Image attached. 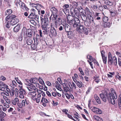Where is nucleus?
<instances>
[{
	"mask_svg": "<svg viewBox=\"0 0 121 121\" xmlns=\"http://www.w3.org/2000/svg\"><path fill=\"white\" fill-rule=\"evenodd\" d=\"M111 92H106L104 94H100V96L102 100L106 102L107 100L109 102L114 104H115V100L117 98V95L114 90L113 89H111Z\"/></svg>",
	"mask_w": 121,
	"mask_h": 121,
	"instance_id": "1",
	"label": "nucleus"
},
{
	"mask_svg": "<svg viewBox=\"0 0 121 121\" xmlns=\"http://www.w3.org/2000/svg\"><path fill=\"white\" fill-rule=\"evenodd\" d=\"M76 16L70 15L67 17V22L68 23L74 27H76L78 26V24L80 22L79 19Z\"/></svg>",
	"mask_w": 121,
	"mask_h": 121,
	"instance_id": "2",
	"label": "nucleus"
},
{
	"mask_svg": "<svg viewBox=\"0 0 121 121\" xmlns=\"http://www.w3.org/2000/svg\"><path fill=\"white\" fill-rule=\"evenodd\" d=\"M108 63L109 66H116L117 64V58L115 56L112 57L110 52L108 53Z\"/></svg>",
	"mask_w": 121,
	"mask_h": 121,
	"instance_id": "3",
	"label": "nucleus"
},
{
	"mask_svg": "<svg viewBox=\"0 0 121 121\" xmlns=\"http://www.w3.org/2000/svg\"><path fill=\"white\" fill-rule=\"evenodd\" d=\"M70 13L72 15H73V16H76L78 17H79L80 15L78 13V11L81 13V11H82V12H83V9L81 7L78 9L77 8H74L73 7L70 9Z\"/></svg>",
	"mask_w": 121,
	"mask_h": 121,
	"instance_id": "4",
	"label": "nucleus"
},
{
	"mask_svg": "<svg viewBox=\"0 0 121 121\" xmlns=\"http://www.w3.org/2000/svg\"><path fill=\"white\" fill-rule=\"evenodd\" d=\"M12 13V11L11 9H8L5 12V15H8L6 17L5 20L6 21H8L10 19L14 18L16 17V16L14 15H10Z\"/></svg>",
	"mask_w": 121,
	"mask_h": 121,
	"instance_id": "5",
	"label": "nucleus"
},
{
	"mask_svg": "<svg viewBox=\"0 0 121 121\" xmlns=\"http://www.w3.org/2000/svg\"><path fill=\"white\" fill-rule=\"evenodd\" d=\"M85 14L87 16V17L89 20H90V22H93L94 20L93 17L91 16L92 13L87 7L86 8L85 10Z\"/></svg>",
	"mask_w": 121,
	"mask_h": 121,
	"instance_id": "6",
	"label": "nucleus"
},
{
	"mask_svg": "<svg viewBox=\"0 0 121 121\" xmlns=\"http://www.w3.org/2000/svg\"><path fill=\"white\" fill-rule=\"evenodd\" d=\"M23 32L24 37L25 38L27 36V30L26 28H24L22 29V32L20 33V34L18 35V38L19 41H22L23 39Z\"/></svg>",
	"mask_w": 121,
	"mask_h": 121,
	"instance_id": "7",
	"label": "nucleus"
},
{
	"mask_svg": "<svg viewBox=\"0 0 121 121\" xmlns=\"http://www.w3.org/2000/svg\"><path fill=\"white\" fill-rule=\"evenodd\" d=\"M48 35L51 37L53 36H55L56 35V31L54 27H51L50 28H49Z\"/></svg>",
	"mask_w": 121,
	"mask_h": 121,
	"instance_id": "8",
	"label": "nucleus"
},
{
	"mask_svg": "<svg viewBox=\"0 0 121 121\" xmlns=\"http://www.w3.org/2000/svg\"><path fill=\"white\" fill-rule=\"evenodd\" d=\"M29 103L27 99H25V100H22L21 103H18V105L19 108H21L25 106L26 105V103L27 105Z\"/></svg>",
	"mask_w": 121,
	"mask_h": 121,
	"instance_id": "9",
	"label": "nucleus"
},
{
	"mask_svg": "<svg viewBox=\"0 0 121 121\" xmlns=\"http://www.w3.org/2000/svg\"><path fill=\"white\" fill-rule=\"evenodd\" d=\"M18 89L19 90V97L22 99L24 98V95H25L26 93L25 90L22 89V87H20V88Z\"/></svg>",
	"mask_w": 121,
	"mask_h": 121,
	"instance_id": "10",
	"label": "nucleus"
},
{
	"mask_svg": "<svg viewBox=\"0 0 121 121\" xmlns=\"http://www.w3.org/2000/svg\"><path fill=\"white\" fill-rule=\"evenodd\" d=\"M79 24H78V26H77L76 27H77L76 30L77 32L79 33H80L82 32L83 31V29L84 28V27L82 25L79 24Z\"/></svg>",
	"mask_w": 121,
	"mask_h": 121,
	"instance_id": "11",
	"label": "nucleus"
},
{
	"mask_svg": "<svg viewBox=\"0 0 121 121\" xmlns=\"http://www.w3.org/2000/svg\"><path fill=\"white\" fill-rule=\"evenodd\" d=\"M33 90L35 91H37V94L41 95H42L43 96H45V94L44 92L43 91L40 90H38L35 87L33 88Z\"/></svg>",
	"mask_w": 121,
	"mask_h": 121,
	"instance_id": "12",
	"label": "nucleus"
},
{
	"mask_svg": "<svg viewBox=\"0 0 121 121\" xmlns=\"http://www.w3.org/2000/svg\"><path fill=\"white\" fill-rule=\"evenodd\" d=\"M9 21L11 25L13 26L18 23L19 21V20L18 19L15 18V19H10Z\"/></svg>",
	"mask_w": 121,
	"mask_h": 121,
	"instance_id": "13",
	"label": "nucleus"
},
{
	"mask_svg": "<svg viewBox=\"0 0 121 121\" xmlns=\"http://www.w3.org/2000/svg\"><path fill=\"white\" fill-rule=\"evenodd\" d=\"M50 10L52 12V14L49 17L50 20L51 19V16L52 15V14H57V9L54 7H52L51 8V9Z\"/></svg>",
	"mask_w": 121,
	"mask_h": 121,
	"instance_id": "14",
	"label": "nucleus"
},
{
	"mask_svg": "<svg viewBox=\"0 0 121 121\" xmlns=\"http://www.w3.org/2000/svg\"><path fill=\"white\" fill-rule=\"evenodd\" d=\"M116 54L118 56L121 58V54L120 52L116 51ZM118 61L119 65L120 66H121V58L118 57Z\"/></svg>",
	"mask_w": 121,
	"mask_h": 121,
	"instance_id": "15",
	"label": "nucleus"
},
{
	"mask_svg": "<svg viewBox=\"0 0 121 121\" xmlns=\"http://www.w3.org/2000/svg\"><path fill=\"white\" fill-rule=\"evenodd\" d=\"M37 91H35L33 90V91L32 92H30L29 93V95L31 96L33 99L34 98L35 96L36 95V92Z\"/></svg>",
	"mask_w": 121,
	"mask_h": 121,
	"instance_id": "16",
	"label": "nucleus"
},
{
	"mask_svg": "<svg viewBox=\"0 0 121 121\" xmlns=\"http://www.w3.org/2000/svg\"><path fill=\"white\" fill-rule=\"evenodd\" d=\"M40 37L39 35L38 34H36V38L35 39L34 38V42L35 43V42H36V45L37 46L38 45L39 43V40Z\"/></svg>",
	"mask_w": 121,
	"mask_h": 121,
	"instance_id": "17",
	"label": "nucleus"
},
{
	"mask_svg": "<svg viewBox=\"0 0 121 121\" xmlns=\"http://www.w3.org/2000/svg\"><path fill=\"white\" fill-rule=\"evenodd\" d=\"M84 23L85 25L86 26L89 27L90 26L91 24L93 25V23H94V22L93 21V22H90V20H89V22L86 20V21H84Z\"/></svg>",
	"mask_w": 121,
	"mask_h": 121,
	"instance_id": "18",
	"label": "nucleus"
},
{
	"mask_svg": "<svg viewBox=\"0 0 121 121\" xmlns=\"http://www.w3.org/2000/svg\"><path fill=\"white\" fill-rule=\"evenodd\" d=\"M80 15V16L82 20L84 21L86 20L87 17L86 15V14H85L83 12H82V11H81V14Z\"/></svg>",
	"mask_w": 121,
	"mask_h": 121,
	"instance_id": "19",
	"label": "nucleus"
},
{
	"mask_svg": "<svg viewBox=\"0 0 121 121\" xmlns=\"http://www.w3.org/2000/svg\"><path fill=\"white\" fill-rule=\"evenodd\" d=\"M64 28L65 29V31L67 32L69 31L70 27L68 24H64Z\"/></svg>",
	"mask_w": 121,
	"mask_h": 121,
	"instance_id": "20",
	"label": "nucleus"
},
{
	"mask_svg": "<svg viewBox=\"0 0 121 121\" xmlns=\"http://www.w3.org/2000/svg\"><path fill=\"white\" fill-rule=\"evenodd\" d=\"M32 30L30 29H28L27 30V36L30 38L32 36Z\"/></svg>",
	"mask_w": 121,
	"mask_h": 121,
	"instance_id": "21",
	"label": "nucleus"
},
{
	"mask_svg": "<svg viewBox=\"0 0 121 121\" xmlns=\"http://www.w3.org/2000/svg\"><path fill=\"white\" fill-rule=\"evenodd\" d=\"M92 109H94V112L97 114H100L102 113V112L100 109L95 107H93Z\"/></svg>",
	"mask_w": 121,
	"mask_h": 121,
	"instance_id": "22",
	"label": "nucleus"
},
{
	"mask_svg": "<svg viewBox=\"0 0 121 121\" xmlns=\"http://www.w3.org/2000/svg\"><path fill=\"white\" fill-rule=\"evenodd\" d=\"M104 3L106 5L109 6H111L113 4L112 2L111 1L109 0H106L104 2Z\"/></svg>",
	"mask_w": 121,
	"mask_h": 121,
	"instance_id": "23",
	"label": "nucleus"
},
{
	"mask_svg": "<svg viewBox=\"0 0 121 121\" xmlns=\"http://www.w3.org/2000/svg\"><path fill=\"white\" fill-rule=\"evenodd\" d=\"M20 29V25L18 24L14 28V31L15 32H17Z\"/></svg>",
	"mask_w": 121,
	"mask_h": 121,
	"instance_id": "24",
	"label": "nucleus"
},
{
	"mask_svg": "<svg viewBox=\"0 0 121 121\" xmlns=\"http://www.w3.org/2000/svg\"><path fill=\"white\" fill-rule=\"evenodd\" d=\"M19 102V100L18 98L16 97L12 100V103L14 105H16L17 104H18Z\"/></svg>",
	"mask_w": 121,
	"mask_h": 121,
	"instance_id": "25",
	"label": "nucleus"
},
{
	"mask_svg": "<svg viewBox=\"0 0 121 121\" xmlns=\"http://www.w3.org/2000/svg\"><path fill=\"white\" fill-rule=\"evenodd\" d=\"M94 97L97 102L99 104L101 103V101L99 97H98L97 95H94Z\"/></svg>",
	"mask_w": 121,
	"mask_h": 121,
	"instance_id": "26",
	"label": "nucleus"
},
{
	"mask_svg": "<svg viewBox=\"0 0 121 121\" xmlns=\"http://www.w3.org/2000/svg\"><path fill=\"white\" fill-rule=\"evenodd\" d=\"M35 87L34 85L33 84H30V85H29L27 88L28 90L30 91H31L33 90V88H34V87Z\"/></svg>",
	"mask_w": 121,
	"mask_h": 121,
	"instance_id": "27",
	"label": "nucleus"
},
{
	"mask_svg": "<svg viewBox=\"0 0 121 121\" xmlns=\"http://www.w3.org/2000/svg\"><path fill=\"white\" fill-rule=\"evenodd\" d=\"M76 84L77 86L79 88H81L83 86V84L81 82H79L78 81L76 82Z\"/></svg>",
	"mask_w": 121,
	"mask_h": 121,
	"instance_id": "28",
	"label": "nucleus"
},
{
	"mask_svg": "<svg viewBox=\"0 0 121 121\" xmlns=\"http://www.w3.org/2000/svg\"><path fill=\"white\" fill-rule=\"evenodd\" d=\"M30 5L32 7H35L36 6H42L40 4H38L37 3L36 4H35L34 3H30Z\"/></svg>",
	"mask_w": 121,
	"mask_h": 121,
	"instance_id": "29",
	"label": "nucleus"
},
{
	"mask_svg": "<svg viewBox=\"0 0 121 121\" xmlns=\"http://www.w3.org/2000/svg\"><path fill=\"white\" fill-rule=\"evenodd\" d=\"M20 7L24 10H26V9L28 8H27L25 4L24 3L22 2V4H21L20 5Z\"/></svg>",
	"mask_w": 121,
	"mask_h": 121,
	"instance_id": "30",
	"label": "nucleus"
},
{
	"mask_svg": "<svg viewBox=\"0 0 121 121\" xmlns=\"http://www.w3.org/2000/svg\"><path fill=\"white\" fill-rule=\"evenodd\" d=\"M28 45H30L33 43L32 40L30 38H28L26 41Z\"/></svg>",
	"mask_w": 121,
	"mask_h": 121,
	"instance_id": "31",
	"label": "nucleus"
},
{
	"mask_svg": "<svg viewBox=\"0 0 121 121\" xmlns=\"http://www.w3.org/2000/svg\"><path fill=\"white\" fill-rule=\"evenodd\" d=\"M68 32L67 35L68 37L70 39L72 38L73 37V32L71 31H69Z\"/></svg>",
	"mask_w": 121,
	"mask_h": 121,
	"instance_id": "32",
	"label": "nucleus"
},
{
	"mask_svg": "<svg viewBox=\"0 0 121 121\" xmlns=\"http://www.w3.org/2000/svg\"><path fill=\"white\" fill-rule=\"evenodd\" d=\"M94 119L98 121H103V120L102 119L99 117L98 116H95L94 117Z\"/></svg>",
	"mask_w": 121,
	"mask_h": 121,
	"instance_id": "33",
	"label": "nucleus"
},
{
	"mask_svg": "<svg viewBox=\"0 0 121 121\" xmlns=\"http://www.w3.org/2000/svg\"><path fill=\"white\" fill-rule=\"evenodd\" d=\"M99 77L97 76H95L93 78L94 81L96 82V83H98L100 81V79H98L99 78Z\"/></svg>",
	"mask_w": 121,
	"mask_h": 121,
	"instance_id": "34",
	"label": "nucleus"
},
{
	"mask_svg": "<svg viewBox=\"0 0 121 121\" xmlns=\"http://www.w3.org/2000/svg\"><path fill=\"white\" fill-rule=\"evenodd\" d=\"M89 31L88 29L85 27H84L83 31V32L86 35H87Z\"/></svg>",
	"mask_w": 121,
	"mask_h": 121,
	"instance_id": "35",
	"label": "nucleus"
},
{
	"mask_svg": "<svg viewBox=\"0 0 121 121\" xmlns=\"http://www.w3.org/2000/svg\"><path fill=\"white\" fill-rule=\"evenodd\" d=\"M35 14L33 12L31 13L30 14V15L28 16V17L30 18H33L35 17Z\"/></svg>",
	"mask_w": 121,
	"mask_h": 121,
	"instance_id": "36",
	"label": "nucleus"
},
{
	"mask_svg": "<svg viewBox=\"0 0 121 121\" xmlns=\"http://www.w3.org/2000/svg\"><path fill=\"white\" fill-rule=\"evenodd\" d=\"M110 25L109 22H104L103 24V26L104 27H106L109 26Z\"/></svg>",
	"mask_w": 121,
	"mask_h": 121,
	"instance_id": "37",
	"label": "nucleus"
},
{
	"mask_svg": "<svg viewBox=\"0 0 121 121\" xmlns=\"http://www.w3.org/2000/svg\"><path fill=\"white\" fill-rule=\"evenodd\" d=\"M0 117L4 118L6 115L5 113L2 111H0Z\"/></svg>",
	"mask_w": 121,
	"mask_h": 121,
	"instance_id": "38",
	"label": "nucleus"
},
{
	"mask_svg": "<svg viewBox=\"0 0 121 121\" xmlns=\"http://www.w3.org/2000/svg\"><path fill=\"white\" fill-rule=\"evenodd\" d=\"M49 29L46 30H43V33L44 35H48V32Z\"/></svg>",
	"mask_w": 121,
	"mask_h": 121,
	"instance_id": "39",
	"label": "nucleus"
},
{
	"mask_svg": "<svg viewBox=\"0 0 121 121\" xmlns=\"http://www.w3.org/2000/svg\"><path fill=\"white\" fill-rule=\"evenodd\" d=\"M102 60L104 64H106L107 61V57L106 56L105 57H102Z\"/></svg>",
	"mask_w": 121,
	"mask_h": 121,
	"instance_id": "40",
	"label": "nucleus"
},
{
	"mask_svg": "<svg viewBox=\"0 0 121 121\" xmlns=\"http://www.w3.org/2000/svg\"><path fill=\"white\" fill-rule=\"evenodd\" d=\"M109 73L110 74H108L107 75L109 78H112V75H113L114 74V73L113 72H109Z\"/></svg>",
	"mask_w": 121,
	"mask_h": 121,
	"instance_id": "41",
	"label": "nucleus"
},
{
	"mask_svg": "<svg viewBox=\"0 0 121 121\" xmlns=\"http://www.w3.org/2000/svg\"><path fill=\"white\" fill-rule=\"evenodd\" d=\"M103 20L104 22H107L108 20V18L107 17H104L103 18Z\"/></svg>",
	"mask_w": 121,
	"mask_h": 121,
	"instance_id": "42",
	"label": "nucleus"
},
{
	"mask_svg": "<svg viewBox=\"0 0 121 121\" xmlns=\"http://www.w3.org/2000/svg\"><path fill=\"white\" fill-rule=\"evenodd\" d=\"M22 2L20 0H17L15 3V4L18 6V5H20L21 4H22Z\"/></svg>",
	"mask_w": 121,
	"mask_h": 121,
	"instance_id": "43",
	"label": "nucleus"
},
{
	"mask_svg": "<svg viewBox=\"0 0 121 121\" xmlns=\"http://www.w3.org/2000/svg\"><path fill=\"white\" fill-rule=\"evenodd\" d=\"M7 22H8L6 25V27L8 28H9L10 27L11 25V23H10V22L9 20V21H7Z\"/></svg>",
	"mask_w": 121,
	"mask_h": 121,
	"instance_id": "44",
	"label": "nucleus"
},
{
	"mask_svg": "<svg viewBox=\"0 0 121 121\" xmlns=\"http://www.w3.org/2000/svg\"><path fill=\"white\" fill-rule=\"evenodd\" d=\"M72 5L75 8H77L76 7L78 5V4L75 1H73V2Z\"/></svg>",
	"mask_w": 121,
	"mask_h": 121,
	"instance_id": "45",
	"label": "nucleus"
},
{
	"mask_svg": "<svg viewBox=\"0 0 121 121\" xmlns=\"http://www.w3.org/2000/svg\"><path fill=\"white\" fill-rule=\"evenodd\" d=\"M31 79L32 83L35 84L37 80V79L36 78H31Z\"/></svg>",
	"mask_w": 121,
	"mask_h": 121,
	"instance_id": "46",
	"label": "nucleus"
},
{
	"mask_svg": "<svg viewBox=\"0 0 121 121\" xmlns=\"http://www.w3.org/2000/svg\"><path fill=\"white\" fill-rule=\"evenodd\" d=\"M47 26V24H44L42 26V30H46L49 29V28H47L46 27V26Z\"/></svg>",
	"mask_w": 121,
	"mask_h": 121,
	"instance_id": "47",
	"label": "nucleus"
},
{
	"mask_svg": "<svg viewBox=\"0 0 121 121\" xmlns=\"http://www.w3.org/2000/svg\"><path fill=\"white\" fill-rule=\"evenodd\" d=\"M43 100H44V102L46 103H48V101L47 99H45L43 97L42 98V100L41 101V102L43 103Z\"/></svg>",
	"mask_w": 121,
	"mask_h": 121,
	"instance_id": "48",
	"label": "nucleus"
},
{
	"mask_svg": "<svg viewBox=\"0 0 121 121\" xmlns=\"http://www.w3.org/2000/svg\"><path fill=\"white\" fill-rule=\"evenodd\" d=\"M118 104L119 108L121 109V97L120 98V99L118 101Z\"/></svg>",
	"mask_w": 121,
	"mask_h": 121,
	"instance_id": "49",
	"label": "nucleus"
},
{
	"mask_svg": "<svg viewBox=\"0 0 121 121\" xmlns=\"http://www.w3.org/2000/svg\"><path fill=\"white\" fill-rule=\"evenodd\" d=\"M40 98H38V97H37L36 98L35 97L33 99L34 100H36V102L37 103H38L40 102Z\"/></svg>",
	"mask_w": 121,
	"mask_h": 121,
	"instance_id": "50",
	"label": "nucleus"
},
{
	"mask_svg": "<svg viewBox=\"0 0 121 121\" xmlns=\"http://www.w3.org/2000/svg\"><path fill=\"white\" fill-rule=\"evenodd\" d=\"M15 90H12L10 92V95L12 96H13L15 93Z\"/></svg>",
	"mask_w": 121,
	"mask_h": 121,
	"instance_id": "51",
	"label": "nucleus"
},
{
	"mask_svg": "<svg viewBox=\"0 0 121 121\" xmlns=\"http://www.w3.org/2000/svg\"><path fill=\"white\" fill-rule=\"evenodd\" d=\"M17 82L18 84H19L20 85H19L18 86L19 87V88L21 87H22V84L20 80H17Z\"/></svg>",
	"mask_w": 121,
	"mask_h": 121,
	"instance_id": "52",
	"label": "nucleus"
},
{
	"mask_svg": "<svg viewBox=\"0 0 121 121\" xmlns=\"http://www.w3.org/2000/svg\"><path fill=\"white\" fill-rule=\"evenodd\" d=\"M67 115L69 118L72 119L74 121H76L73 118V117L69 114L68 113L67 114Z\"/></svg>",
	"mask_w": 121,
	"mask_h": 121,
	"instance_id": "53",
	"label": "nucleus"
},
{
	"mask_svg": "<svg viewBox=\"0 0 121 121\" xmlns=\"http://www.w3.org/2000/svg\"><path fill=\"white\" fill-rule=\"evenodd\" d=\"M58 29L60 30H62L63 29V28H64V25H61L59 26Z\"/></svg>",
	"mask_w": 121,
	"mask_h": 121,
	"instance_id": "54",
	"label": "nucleus"
},
{
	"mask_svg": "<svg viewBox=\"0 0 121 121\" xmlns=\"http://www.w3.org/2000/svg\"><path fill=\"white\" fill-rule=\"evenodd\" d=\"M53 15V17L52 18V19L54 20H56L57 17L58 15H57L56 14Z\"/></svg>",
	"mask_w": 121,
	"mask_h": 121,
	"instance_id": "55",
	"label": "nucleus"
},
{
	"mask_svg": "<svg viewBox=\"0 0 121 121\" xmlns=\"http://www.w3.org/2000/svg\"><path fill=\"white\" fill-rule=\"evenodd\" d=\"M61 19L60 17L58 18L56 20L55 22V23L56 24H57V23H60V22Z\"/></svg>",
	"mask_w": 121,
	"mask_h": 121,
	"instance_id": "56",
	"label": "nucleus"
},
{
	"mask_svg": "<svg viewBox=\"0 0 121 121\" xmlns=\"http://www.w3.org/2000/svg\"><path fill=\"white\" fill-rule=\"evenodd\" d=\"M15 95L16 96H18V92H19V90L17 88L15 89Z\"/></svg>",
	"mask_w": 121,
	"mask_h": 121,
	"instance_id": "57",
	"label": "nucleus"
},
{
	"mask_svg": "<svg viewBox=\"0 0 121 121\" xmlns=\"http://www.w3.org/2000/svg\"><path fill=\"white\" fill-rule=\"evenodd\" d=\"M101 55L102 57H105L106 56L105 55V52L104 51L102 50L101 51Z\"/></svg>",
	"mask_w": 121,
	"mask_h": 121,
	"instance_id": "58",
	"label": "nucleus"
},
{
	"mask_svg": "<svg viewBox=\"0 0 121 121\" xmlns=\"http://www.w3.org/2000/svg\"><path fill=\"white\" fill-rule=\"evenodd\" d=\"M91 89L92 88L91 87H89L88 88V90L86 92V94H88L90 92Z\"/></svg>",
	"mask_w": 121,
	"mask_h": 121,
	"instance_id": "59",
	"label": "nucleus"
},
{
	"mask_svg": "<svg viewBox=\"0 0 121 121\" xmlns=\"http://www.w3.org/2000/svg\"><path fill=\"white\" fill-rule=\"evenodd\" d=\"M110 13L112 15V16H114L116 15L117 14V12L116 11H114L113 12L111 11L110 12Z\"/></svg>",
	"mask_w": 121,
	"mask_h": 121,
	"instance_id": "60",
	"label": "nucleus"
},
{
	"mask_svg": "<svg viewBox=\"0 0 121 121\" xmlns=\"http://www.w3.org/2000/svg\"><path fill=\"white\" fill-rule=\"evenodd\" d=\"M69 6L68 4H65L63 6V7L65 9H67V8L69 7Z\"/></svg>",
	"mask_w": 121,
	"mask_h": 121,
	"instance_id": "61",
	"label": "nucleus"
},
{
	"mask_svg": "<svg viewBox=\"0 0 121 121\" xmlns=\"http://www.w3.org/2000/svg\"><path fill=\"white\" fill-rule=\"evenodd\" d=\"M79 70L81 74H82L83 75H84L83 72L82 71V69L81 68H79Z\"/></svg>",
	"mask_w": 121,
	"mask_h": 121,
	"instance_id": "62",
	"label": "nucleus"
},
{
	"mask_svg": "<svg viewBox=\"0 0 121 121\" xmlns=\"http://www.w3.org/2000/svg\"><path fill=\"white\" fill-rule=\"evenodd\" d=\"M9 104L6 103H4L3 105L4 106H5L7 108H8L9 107Z\"/></svg>",
	"mask_w": 121,
	"mask_h": 121,
	"instance_id": "63",
	"label": "nucleus"
},
{
	"mask_svg": "<svg viewBox=\"0 0 121 121\" xmlns=\"http://www.w3.org/2000/svg\"><path fill=\"white\" fill-rule=\"evenodd\" d=\"M62 111L63 112H64L65 113V114H68L67 112H68V110L66 109H64L62 110Z\"/></svg>",
	"mask_w": 121,
	"mask_h": 121,
	"instance_id": "64",
	"label": "nucleus"
}]
</instances>
